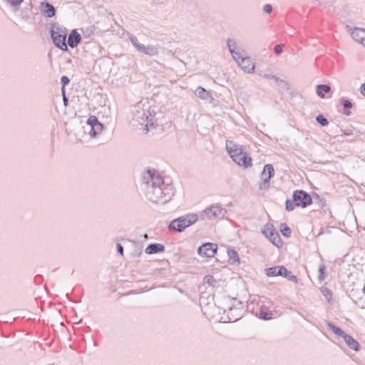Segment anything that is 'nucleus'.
<instances>
[{
	"instance_id": "43",
	"label": "nucleus",
	"mask_w": 365,
	"mask_h": 365,
	"mask_svg": "<svg viewBox=\"0 0 365 365\" xmlns=\"http://www.w3.org/2000/svg\"><path fill=\"white\" fill-rule=\"evenodd\" d=\"M324 294L326 297L331 296V292L329 289H326L325 291H324Z\"/></svg>"
},
{
	"instance_id": "27",
	"label": "nucleus",
	"mask_w": 365,
	"mask_h": 365,
	"mask_svg": "<svg viewBox=\"0 0 365 365\" xmlns=\"http://www.w3.org/2000/svg\"><path fill=\"white\" fill-rule=\"evenodd\" d=\"M316 121L322 126H327L329 124L327 119L322 114H319L316 117Z\"/></svg>"
},
{
	"instance_id": "14",
	"label": "nucleus",
	"mask_w": 365,
	"mask_h": 365,
	"mask_svg": "<svg viewBox=\"0 0 365 365\" xmlns=\"http://www.w3.org/2000/svg\"><path fill=\"white\" fill-rule=\"evenodd\" d=\"M40 11L41 14L48 18H51L56 14L55 7L47 1L41 2L40 4Z\"/></svg>"
},
{
	"instance_id": "29",
	"label": "nucleus",
	"mask_w": 365,
	"mask_h": 365,
	"mask_svg": "<svg viewBox=\"0 0 365 365\" xmlns=\"http://www.w3.org/2000/svg\"><path fill=\"white\" fill-rule=\"evenodd\" d=\"M283 277L287 278L288 280L292 281L294 282H297V278L295 275H294L292 272L289 271L287 269V272L283 274Z\"/></svg>"
},
{
	"instance_id": "6",
	"label": "nucleus",
	"mask_w": 365,
	"mask_h": 365,
	"mask_svg": "<svg viewBox=\"0 0 365 365\" xmlns=\"http://www.w3.org/2000/svg\"><path fill=\"white\" fill-rule=\"evenodd\" d=\"M235 148H229L227 145L228 153L233 160L237 165L247 168L252 166V158L249 157L246 153L242 152L240 148H237V145H234Z\"/></svg>"
},
{
	"instance_id": "45",
	"label": "nucleus",
	"mask_w": 365,
	"mask_h": 365,
	"mask_svg": "<svg viewBox=\"0 0 365 365\" xmlns=\"http://www.w3.org/2000/svg\"><path fill=\"white\" fill-rule=\"evenodd\" d=\"M343 114L346 115V116H349L351 115V111H349V110L347 109H345L343 112Z\"/></svg>"
},
{
	"instance_id": "23",
	"label": "nucleus",
	"mask_w": 365,
	"mask_h": 365,
	"mask_svg": "<svg viewBox=\"0 0 365 365\" xmlns=\"http://www.w3.org/2000/svg\"><path fill=\"white\" fill-rule=\"evenodd\" d=\"M327 325L336 335L343 337L346 332L344 331L341 328L336 327L334 324L331 322H327Z\"/></svg>"
},
{
	"instance_id": "1",
	"label": "nucleus",
	"mask_w": 365,
	"mask_h": 365,
	"mask_svg": "<svg viewBox=\"0 0 365 365\" xmlns=\"http://www.w3.org/2000/svg\"><path fill=\"white\" fill-rule=\"evenodd\" d=\"M143 183L147 199L155 203L165 204L175 194L170 180L163 178L155 170H148L143 176Z\"/></svg>"
},
{
	"instance_id": "17",
	"label": "nucleus",
	"mask_w": 365,
	"mask_h": 365,
	"mask_svg": "<svg viewBox=\"0 0 365 365\" xmlns=\"http://www.w3.org/2000/svg\"><path fill=\"white\" fill-rule=\"evenodd\" d=\"M81 39L80 34L76 29H73L68 35L67 46L68 45L71 48H75L78 45Z\"/></svg>"
},
{
	"instance_id": "25",
	"label": "nucleus",
	"mask_w": 365,
	"mask_h": 365,
	"mask_svg": "<svg viewBox=\"0 0 365 365\" xmlns=\"http://www.w3.org/2000/svg\"><path fill=\"white\" fill-rule=\"evenodd\" d=\"M312 202L317 204L320 208L324 207L326 205V200L324 197H321L318 194H313L312 197Z\"/></svg>"
},
{
	"instance_id": "16",
	"label": "nucleus",
	"mask_w": 365,
	"mask_h": 365,
	"mask_svg": "<svg viewBox=\"0 0 365 365\" xmlns=\"http://www.w3.org/2000/svg\"><path fill=\"white\" fill-rule=\"evenodd\" d=\"M285 272H287V268L284 266H274L265 269V273L268 277H283Z\"/></svg>"
},
{
	"instance_id": "7",
	"label": "nucleus",
	"mask_w": 365,
	"mask_h": 365,
	"mask_svg": "<svg viewBox=\"0 0 365 365\" xmlns=\"http://www.w3.org/2000/svg\"><path fill=\"white\" fill-rule=\"evenodd\" d=\"M103 128V124L94 115L90 116L87 120L86 125L83 126L84 133L91 137L97 136L102 132Z\"/></svg>"
},
{
	"instance_id": "20",
	"label": "nucleus",
	"mask_w": 365,
	"mask_h": 365,
	"mask_svg": "<svg viewBox=\"0 0 365 365\" xmlns=\"http://www.w3.org/2000/svg\"><path fill=\"white\" fill-rule=\"evenodd\" d=\"M195 94L197 97L200 98L202 100L207 101L210 99H212L210 93L201 86L197 88V89L195 91Z\"/></svg>"
},
{
	"instance_id": "32",
	"label": "nucleus",
	"mask_w": 365,
	"mask_h": 365,
	"mask_svg": "<svg viewBox=\"0 0 365 365\" xmlns=\"http://www.w3.org/2000/svg\"><path fill=\"white\" fill-rule=\"evenodd\" d=\"M324 273H325V266H324V264H322L319 267L318 279L320 282H322L324 279V278H325Z\"/></svg>"
},
{
	"instance_id": "8",
	"label": "nucleus",
	"mask_w": 365,
	"mask_h": 365,
	"mask_svg": "<svg viewBox=\"0 0 365 365\" xmlns=\"http://www.w3.org/2000/svg\"><path fill=\"white\" fill-rule=\"evenodd\" d=\"M231 303L227 309V317L230 322H236L241 319L243 314L242 302L234 298L231 299Z\"/></svg>"
},
{
	"instance_id": "30",
	"label": "nucleus",
	"mask_w": 365,
	"mask_h": 365,
	"mask_svg": "<svg viewBox=\"0 0 365 365\" xmlns=\"http://www.w3.org/2000/svg\"><path fill=\"white\" fill-rule=\"evenodd\" d=\"M204 282L210 286L214 287L217 282L212 276L207 275L204 277Z\"/></svg>"
},
{
	"instance_id": "37",
	"label": "nucleus",
	"mask_w": 365,
	"mask_h": 365,
	"mask_svg": "<svg viewBox=\"0 0 365 365\" xmlns=\"http://www.w3.org/2000/svg\"><path fill=\"white\" fill-rule=\"evenodd\" d=\"M284 46V44H277V45H276L274 46V53L277 55L281 54L282 53V47Z\"/></svg>"
},
{
	"instance_id": "44",
	"label": "nucleus",
	"mask_w": 365,
	"mask_h": 365,
	"mask_svg": "<svg viewBox=\"0 0 365 365\" xmlns=\"http://www.w3.org/2000/svg\"><path fill=\"white\" fill-rule=\"evenodd\" d=\"M62 94H63V104H64L65 106H67V104H68V98H66L65 93H62Z\"/></svg>"
},
{
	"instance_id": "12",
	"label": "nucleus",
	"mask_w": 365,
	"mask_h": 365,
	"mask_svg": "<svg viewBox=\"0 0 365 365\" xmlns=\"http://www.w3.org/2000/svg\"><path fill=\"white\" fill-rule=\"evenodd\" d=\"M274 175L273 165L267 164L262 173V181L259 185V190H267L269 187V180Z\"/></svg>"
},
{
	"instance_id": "19",
	"label": "nucleus",
	"mask_w": 365,
	"mask_h": 365,
	"mask_svg": "<svg viewBox=\"0 0 365 365\" xmlns=\"http://www.w3.org/2000/svg\"><path fill=\"white\" fill-rule=\"evenodd\" d=\"M342 338L344 340V341L346 342V345L351 349L356 351H357L360 349V344L351 336H350L346 333L345 335Z\"/></svg>"
},
{
	"instance_id": "22",
	"label": "nucleus",
	"mask_w": 365,
	"mask_h": 365,
	"mask_svg": "<svg viewBox=\"0 0 365 365\" xmlns=\"http://www.w3.org/2000/svg\"><path fill=\"white\" fill-rule=\"evenodd\" d=\"M229 257L228 262L230 264H238L240 263V257L238 253L232 249L227 250Z\"/></svg>"
},
{
	"instance_id": "41",
	"label": "nucleus",
	"mask_w": 365,
	"mask_h": 365,
	"mask_svg": "<svg viewBox=\"0 0 365 365\" xmlns=\"http://www.w3.org/2000/svg\"><path fill=\"white\" fill-rule=\"evenodd\" d=\"M117 252L120 254L121 255H123V247L121 245V244L118 243L116 245Z\"/></svg>"
},
{
	"instance_id": "9",
	"label": "nucleus",
	"mask_w": 365,
	"mask_h": 365,
	"mask_svg": "<svg viewBox=\"0 0 365 365\" xmlns=\"http://www.w3.org/2000/svg\"><path fill=\"white\" fill-rule=\"evenodd\" d=\"M226 214V209L219 205H212L203 211L202 217L208 220L222 219Z\"/></svg>"
},
{
	"instance_id": "42",
	"label": "nucleus",
	"mask_w": 365,
	"mask_h": 365,
	"mask_svg": "<svg viewBox=\"0 0 365 365\" xmlns=\"http://www.w3.org/2000/svg\"><path fill=\"white\" fill-rule=\"evenodd\" d=\"M360 91L361 93L365 97V83L361 84Z\"/></svg>"
},
{
	"instance_id": "10",
	"label": "nucleus",
	"mask_w": 365,
	"mask_h": 365,
	"mask_svg": "<svg viewBox=\"0 0 365 365\" xmlns=\"http://www.w3.org/2000/svg\"><path fill=\"white\" fill-rule=\"evenodd\" d=\"M130 41L132 45L140 53L148 55L149 56H155L158 54V48L155 46H145L143 44H141L138 41V39L134 36L130 37Z\"/></svg>"
},
{
	"instance_id": "39",
	"label": "nucleus",
	"mask_w": 365,
	"mask_h": 365,
	"mask_svg": "<svg viewBox=\"0 0 365 365\" xmlns=\"http://www.w3.org/2000/svg\"><path fill=\"white\" fill-rule=\"evenodd\" d=\"M276 83L282 88H285L287 86V83L284 80L280 79L279 78H278V81H276Z\"/></svg>"
},
{
	"instance_id": "15",
	"label": "nucleus",
	"mask_w": 365,
	"mask_h": 365,
	"mask_svg": "<svg viewBox=\"0 0 365 365\" xmlns=\"http://www.w3.org/2000/svg\"><path fill=\"white\" fill-rule=\"evenodd\" d=\"M238 65L246 73H250L254 71L255 63L249 57H244L241 60H239Z\"/></svg>"
},
{
	"instance_id": "46",
	"label": "nucleus",
	"mask_w": 365,
	"mask_h": 365,
	"mask_svg": "<svg viewBox=\"0 0 365 365\" xmlns=\"http://www.w3.org/2000/svg\"><path fill=\"white\" fill-rule=\"evenodd\" d=\"M351 133V131L350 129H346L344 130V134L345 135H350Z\"/></svg>"
},
{
	"instance_id": "38",
	"label": "nucleus",
	"mask_w": 365,
	"mask_h": 365,
	"mask_svg": "<svg viewBox=\"0 0 365 365\" xmlns=\"http://www.w3.org/2000/svg\"><path fill=\"white\" fill-rule=\"evenodd\" d=\"M263 11L267 13V14H269L272 12V6L271 4H265L264 6H263Z\"/></svg>"
},
{
	"instance_id": "21",
	"label": "nucleus",
	"mask_w": 365,
	"mask_h": 365,
	"mask_svg": "<svg viewBox=\"0 0 365 365\" xmlns=\"http://www.w3.org/2000/svg\"><path fill=\"white\" fill-rule=\"evenodd\" d=\"M351 36L355 41L359 43L361 41V39H363V37L365 36V29L354 28L351 32Z\"/></svg>"
},
{
	"instance_id": "3",
	"label": "nucleus",
	"mask_w": 365,
	"mask_h": 365,
	"mask_svg": "<svg viewBox=\"0 0 365 365\" xmlns=\"http://www.w3.org/2000/svg\"><path fill=\"white\" fill-rule=\"evenodd\" d=\"M312 203V197L302 190H297L293 192L292 200H286V210L292 211L295 207H307Z\"/></svg>"
},
{
	"instance_id": "11",
	"label": "nucleus",
	"mask_w": 365,
	"mask_h": 365,
	"mask_svg": "<svg viewBox=\"0 0 365 365\" xmlns=\"http://www.w3.org/2000/svg\"><path fill=\"white\" fill-rule=\"evenodd\" d=\"M262 233L276 247L282 246V242L280 236L272 225L267 224L262 230Z\"/></svg>"
},
{
	"instance_id": "33",
	"label": "nucleus",
	"mask_w": 365,
	"mask_h": 365,
	"mask_svg": "<svg viewBox=\"0 0 365 365\" xmlns=\"http://www.w3.org/2000/svg\"><path fill=\"white\" fill-rule=\"evenodd\" d=\"M232 56L233 57V58L237 62V63H239V60H241L242 58H243L245 56L242 54V53L240 51H232Z\"/></svg>"
},
{
	"instance_id": "47",
	"label": "nucleus",
	"mask_w": 365,
	"mask_h": 365,
	"mask_svg": "<svg viewBox=\"0 0 365 365\" xmlns=\"http://www.w3.org/2000/svg\"><path fill=\"white\" fill-rule=\"evenodd\" d=\"M365 47V36L363 37V39L359 42Z\"/></svg>"
},
{
	"instance_id": "2",
	"label": "nucleus",
	"mask_w": 365,
	"mask_h": 365,
	"mask_svg": "<svg viewBox=\"0 0 365 365\" xmlns=\"http://www.w3.org/2000/svg\"><path fill=\"white\" fill-rule=\"evenodd\" d=\"M150 106L138 103L135 104L132 110L133 121L139 125L143 126V130L148 132L151 128H155V115L150 110Z\"/></svg>"
},
{
	"instance_id": "31",
	"label": "nucleus",
	"mask_w": 365,
	"mask_h": 365,
	"mask_svg": "<svg viewBox=\"0 0 365 365\" xmlns=\"http://www.w3.org/2000/svg\"><path fill=\"white\" fill-rule=\"evenodd\" d=\"M69 82H70V79L68 76H63L61 78V83L62 85V88H61L62 93H64L65 86H67L69 83Z\"/></svg>"
},
{
	"instance_id": "18",
	"label": "nucleus",
	"mask_w": 365,
	"mask_h": 365,
	"mask_svg": "<svg viewBox=\"0 0 365 365\" xmlns=\"http://www.w3.org/2000/svg\"><path fill=\"white\" fill-rule=\"evenodd\" d=\"M165 251V246L160 243L150 244L145 250V252L148 255H153Z\"/></svg>"
},
{
	"instance_id": "40",
	"label": "nucleus",
	"mask_w": 365,
	"mask_h": 365,
	"mask_svg": "<svg viewBox=\"0 0 365 365\" xmlns=\"http://www.w3.org/2000/svg\"><path fill=\"white\" fill-rule=\"evenodd\" d=\"M263 78H267V79H273L274 81H278V77L276 76L272 75V74H264Z\"/></svg>"
},
{
	"instance_id": "13",
	"label": "nucleus",
	"mask_w": 365,
	"mask_h": 365,
	"mask_svg": "<svg viewBox=\"0 0 365 365\" xmlns=\"http://www.w3.org/2000/svg\"><path fill=\"white\" fill-rule=\"evenodd\" d=\"M217 250V245L212 242H206L199 247L197 253L202 257H212Z\"/></svg>"
},
{
	"instance_id": "34",
	"label": "nucleus",
	"mask_w": 365,
	"mask_h": 365,
	"mask_svg": "<svg viewBox=\"0 0 365 365\" xmlns=\"http://www.w3.org/2000/svg\"><path fill=\"white\" fill-rule=\"evenodd\" d=\"M341 103L343 106L344 109L351 108L352 107V103L350 101L347 99L342 98L341 100Z\"/></svg>"
},
{
	"instance_id": "5",
	"label": "nucleus",
	"mask_w": 365,
	"mask_h": 365,
	"mask_svg": "<svg viewBox=\"0 0 365 365\" xmlns=\"http://www.w3.org/2000/svg\"><path fill=\"white\" fill-rule=\"evenodd\" d=\"M197 220L196 215H187L181 216L172 220L168 226L170 230L182 232L186 227L193 225Z\"/></svg>"
},
{
	"instance_id": "24",
	"label": "nucleus",
	"mask_w": 365,
	"mask_h": 365,
	"mask_svg": "<svg viewBox=\"0 0 365 365\" xmlns=\"http://www.w3.org/2000/svg\"><path fill=\"white\" fill-rule=\"evenodd\" d=\"M330 91V87L328 85L320 84L317 86V94L320 98H324V93H327Z\"/></svg>"
},
{
	"instance_id": "28",
	"label": "nucleus",
	"mask_w": 365,
	"mask_h": 365,
	"mask_svg": "<svg viewBox=\"0 0 365 365\" xmlns=\"http://www.w3.org/2000/svg\"><path fill=\"white\" fill-rule=\"evenodd\" d=\"M6 1L13 7L15 11L19 10V6L23 0H6Z\"/></svg>"
},
{
	"instance_id": "35",
	"label": "nucleus",
	"mask_w": 365,
	"mask_h": 365,
	"mask_svg": "<svg viewBox=\"0 0 365 365\" xmlns=\"http://www.w3.org/2000/svg\"><path fill=\"white\" fill-rule=\"evenodd\" d=\"M227 46L230 52L232 53V51H235V41L231 38H228L227 41Z\"/></svg>"
},
{
	"instance_id": "36",
	"label": "nucleus",
	"mask_w": 365,
	"mask_h": 365,
	"mask_svg": "<svg viewBox=\"0 0 365 365\" xmlns=\"http://www.w3.org/2000/svg\"><path fill=\"white\" fill-rule=\"evenodd\" d=\"M271 314H269L267 312H264L263 309H261L259 312V317L262 319L267 320L271 319Z\"/></svg>"
},
{
	"instance_id": "4",
	"label": "nucleus",
	"mask_w": 365,
	"mask_h": 365,
	"mask_svg": "<svg viewBox=\"0 0 365 365\" xmlns=\"http://www.w3.org/2000/svg\"><path fill=\"white\" fill-rule=\"evenodd\" d=\"M51 36L53 43L62 51H68L66 43L67 30L65 27L53 26L51 31Z\"/></svg>"
},
{
	"instance_id": "26",
	"label": "nucleus",
	"mask_w": 365,
	"mask_h": 365,
	"mask_svg": "<svg viewBox=\"0 0 365 365\" xmlns=\"http://www.w3.org/2000/svg\"><path fill=\"white\" fill-rule=\"evenodd\" d=\"M280 231L282 234L285 237H289L292 233L291 229L284 223L281 224Z\"/></svg>"
}]
</instances>
